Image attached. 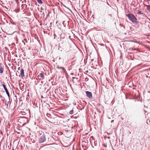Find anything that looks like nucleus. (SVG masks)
I'll list each match as a JSON object with an SVG mask.
<instances>
[{
    "mask_svg": "<svg viewBox=\"0 0 150 150\" xmlns=\"http://www.w3.org/2000/svg\"><path fill=\"white\" fill-rule=\"evenodd\" d=\"M126 16L128 18L129 20L133 23H137V18L133 14H126Z\"/></svg>",
    "mask_w": 150,
    "mask_h": 150,
    "instance_id": "1",
    "label": "nucleus"
},
{
    "mask_svg": "<svg viewBox=\"0 0 150 150\" xmlns=\"http://www.w3.org/2000/svg\"><path fill=\"white\" fill-rule=\"evenodd\" d=\"M37 1L39 4H41L42 3V1L41 0H37Z\"/></svg>",
    "mask_w": 150,
    "mask_h": 150,
    "instance_id": "10",
    "label": "nucleus"
},
{
    "mask_svg": "<svg viewBox=\"0 0 150 150\" xmlns=\"http://www.w3.org/2000/svg\"><path fill=\"white\" fill-rule=\"evenodd\" d=\"M19 69H20V68H18V70Z\"/></svg>",
    "mask_w": 150,
    "mask_h": 150,
    "instance_id": "17",
    "label": "nucleus"
},
{
    "mask_svg": "<svg viewBox=\"0 0 150 150\" xmlns=\"http://www.w3.org/2000/svg\"><path fill=\"white\" fill-rule=\"evenodd\" d=\"M138 14H142V13H141V11H138Z\"/></svg>",
    "mask_w": 150,
    "mask_h": 150,
    "instance_id": "12",
    "label": "nucleus"
},
{
    "mask_svg": "<svg viewBox=\"0 0 150 150\" xmlns=\"http://www.w3.org/2000/svg\"><path fill=\"white\" fill-rule=\"evenodd\" d=\"M46 139V135L43 132H41L40 133V135L38 139V142L40 144H42L44 142Z\"/></svg>",
    "mask_w": 150,
    "mask_h": 150,
    "instance_id": "2",
    "label": "nucleus"
},
{
    "mask_svg": "<svg viewBox=\"0 0 150 150\" xmlns=\"http://www.w3.org/2000/svg\"><path fill=\"white\" fill-rule=\"evenodd\" d=\"M73 110H71L69 112V113L70 114H73Z\"/></svg>",
    "mask_w": 150,
    "mask_h": 150,
    "instance_id": "11",
    "label": "nucleus"
},
{
    "mask_svg": "<svg viewBox=\"0 0 150 150\" xmlns=\"http://www.w3.org/2000/svg\"><path fill=\"white\" fill-rule=\"evenodd\" d=\"M138 50V49H137L134 48V49H133V50Z\"/></svg>",
    "mask_w": 150,
    "mask_h": 150,
    "instance_id": "14",
    "label": "nucleus"
},
{
    "mask_svg": "<svg viewBox=\"0 0 150 150\" xmlns=\"http://www.w3.org/2000/svg\"><path fill=\"white\" fill-rule=\"evenodd\" d=\"M57 68L58 69H63V70L64 71H66V70L65 69H64V68L63 67H60L59 66H57Z\"/></svg>",
    "mask_w": 150,
    "mask_h": 150,
    "instance_id": "7",
    "label": "nucleus"
},
{
    "mask_svg": "<svg viewBox=\"0 0 150 150\" xmlns=\"http://www.w3.org/2000/svg\"><path fill=\"white\" fill-rule=\"evenodd\" d=\"M20 74L21 76L22 77H23L24 76V70L23 69H22L21 71L20 72Z\"/></svg>",
    "mask_w": 150,
    "mask_h": 150,
    "instance_id": "5",
    "label": "nucleus"
},
{
    "mask_svg": "<svg viewBox=\"0 0 150 150\" xmlns=\"http://www.w3.org/2000/svg\"><path fill=\"white\" fill-rule=\"evenodd\" d=\"M146 9L149 11H150V5H146Z\"/></svg>",
    "mask_w": 150,
    "mask_h": 150,
    "instance_id": "8",
    "label": "nucleus"
},
{
    "mask_svg": "<svg viewBox=\"0 0 150 150\" xmlns=\"http://www.w3.org/2000/svg\"><path fill=\"white\" fill-rule=\"evenodd\" d=\"M1 134H3V132H1Z\"/></svg>",
    "mask_w": 150,
    "mask_h": 150,
    "instance_id": "16",
    "label": "nucleus"
},
{
    "mask_svg": "<svg viewBox=\"0 0 150 150\" xmlns=\"http://www.w3.org/2000/svg\"><path fill=\"white\" fill-rule=\"evenodd\" d=\"M86 93L87 97L90 99H91L92 98V93L88 91H86Z\"/></svg>",
    "mask_w": 150,
    "mask_h": 150,
    "instance_id": "3",
    "label": "nucleus"
},
{
    "mask_svg": "<svg viewBox=\"0 0 150 150\" xmlns=\"http://www.w3.org/2000/svg\"><path fill=\"white\" fill-rule=\"evenodd\" d=\"M3 67L2 66L1 64H0V73H2L3 72Z\"/></svg>",
    "mask_w": 150,
    "mask_h": 150,
    "instance_id": "6",
    "label": "nucleus"
},
{
    "mask_svg": "<svg viewBox=\"0 0 150 150\" xmlns=\"http://www.w3.org/2000/svg\"><path fill=\"white\" fill-rule=\"evenodd\" d=\"M40 77L42 78L43 79H44V74H43L42 73H40Z\"/></svg>",
    "mask_w": 150,
    "mask_h": 150,
    "instance_id": "9",
    "label": "nucleus"
},
{
    "mask_svg": "<svg viewBox=\"0 0 150 150\" xmlns=\"http://www.w3.org/2000/svg\"><path fill=\"white\" fill-rule=\"evenodd\" d=\"M114 121V120H112L111 121V122H113Z\"/></svg>",
    "mask_w": 150,
    "mask_h": 150,
    "instance_id": "15",
    "label": "nucleus"
},
{
    "mask_svg": "<svg viewBox=\"0 0 150 150\" xmlns=\"http://www.w3.org/2000/svg\"><path fill=\"white\" fill-rule=\"evenodd\" d=\"M3 87L4 88L7 96H8V97L9 98V96H10L9 94L8 91L6 86H5V84H3Z\"/></svg>",
    "mask_w": 150,
    "mask_h": 150,
    "instance_id": "4",
    "label": "nucleus"
},
{
    "mask_svg": "<svg viewBox=\"0 0 150 150\" xmlns=\"http://www.w3.org/2000/svg\"><path fill=\"white\" fill-rule=\"evenodd\" d=\"M47 116L48 117H49L50 116V114H47Z\"/></svg>",
    "mask_w": 150,
    "mask_h": 150,
    "instance_id": "13",
    "label": "nucleus"
}]
</instances>
